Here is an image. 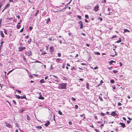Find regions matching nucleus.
Returning a JSON list of instances; mask_svg holds the SVG:
<instances>
[{
  "label": "nucleus",
  "mask_w": 132,
  "mask_h": 132,
  "mask_svg": "<svg viewBox=\"0 0 132 132\" xmlns=\"http://www.w3.org/2000/svg\"><path fill=\"white\" fill-rule=\"evenodd\" d=\"M119 64H120V66L121 67L122 65V63L121 62H120Z\"/></svg>",
  "instance_id": "nucleus-61"
},
{
  "label": "nucleus",
  "mask_w": 132,
  "mask_h": 132,
  "mask_svg": "<svg viewBox=\"0 0 132 132\" xmlns=\"http://www.w3.org/2000/svg\"><path fill=\"white\" fill-rule=\"evenodd\" d=\"M4 32L5 33V34H6V35H7V32H6V30L5 29H4Z\"/></svg>",
  "instance_id": "nucleus-35"
},
{
  "label": "nucleus",
  "mask_w": 132,
  "mask_h": 132,
  "mask_svg": "<svg viewBox=\"0 0 132 132\" xmlns=\"http://www.w3.org/2000/svg\"><path fill=\"white\" fill-rule=\"evenodd\" d=\"M6 102L9 104V105H10V106H11V104L10 103V102L8 101H7Z\"/></svg>",
  "instance_id": "nucleus-46"
},
{
  "label": "nucleus",
  "mask_w": 132,
  "mask_h": 132,
  "mask_svg": "<svg viewBox=\"0 0 132 132\" xmlns=\"http://www.w3.org/2000/svg\"><path fill=\"white\" fill-rule=\"evenodd\" d=\"M57 55L58 57H60L61 56V54L60 53H58Z\"/></svg>",
  "instance_id": "nucleus-39"
},
{
  "label": "nucleus",
  "mask_w": 132,
  "mask_h": 132,
  "mask_svg": "<svg viewBox=\"0 0 132 132\" xmlns=\"http://www.w3.org/2000/svg\"><path fill=\"white\" fill-rule=\"evenodd\" d=\"M36 128H39L41 129L42 128V127L41 126H37L36 127Z\"/></svg>",
  "instance_id": "nucleus-27"
},
{
  "label": "nucleus",
  "mask_w": 132,
  "mask_h": 132,
  "mask_svg": "<svg viewBox=\"0 0 132 132\" xmlns=\"http://www.w3.org/2000/svg\"><path fill=\"white\" fill-rule=\"evenodd\" d=\"M115 111H113L110 114V115L112 116H116L117 115V116L116 117L117 118H118V116H119L118 115H117V113H115Z\"/></svg>",
  "instance_id": "nucleus-2"
},
{
  "label": "nucleus",
  "mask_w": 132,
  "mask_h": 132,
  "mask_svg": "<svg viewBox=\"0 0 132 132\" xmlns=\"http://www.w3.org/2000/svg\"><path fill=\"white\" fill-rule=\"evenodd\" d=\"M113 71L114 72V73H117L118 72V71H117V70H113Z\"/></svg>",
  "instance_id": "nucleus-44"
},
{
  "label": "nucleus",
  "mask_w": 132,
  "mask_h": 132,
  "mask_svg": "<svg viewBox=\"0 0 132 132\" xmlns=\"http://www.w3.org/2000/svg\"><path fill=\"white\" fill-rule=\"evenodd\" d=\"M78 18L79 19H81V16H78Z\"/></svg>",
  "instance_id": "nucleus-56"
},
{
  "label": "nucleus",
  "mask_w": 132,
  "mask_h": 132,
  "mask_svg": "<svg viewBox=\"0 0 132 132\" xmlns=\"http://www.w3.org/2000/svg\"><path fill=\"white\" fill-rule=\"evenodd\" d=\"M78 106L77 105H76L75 106V108L76 109H77L78 108Z\"/></svg>",
  "instance_id": "nucleus-40"
},
{
  "label": "nucleus",
  "mask_w": 132,
  "mask_h": 132,
  "mask_svg": "<svg viewBox=\"0 0 132 132\" xmlns=\"http://www.w3.org/2000/svg\"><path fill=\"white\" fill-rule=\"evenodd\" d=\"M23 30V28L20 31V32H22Z\"/></svg>",
  "instance_id": "nucleus-54"
},
{
  "label": "nucleus",
  "mask_w": 132,
  "mask_h": 132,
  "mask_svg": "<svg viewBox=\"0 0 132 132\" xmlns=\"http://www.w3.org/2000/svg\"><path fill=\"white\" fill-rule=\"evenodd\" d=\"M46 54V53L45 52H42V54H43L44 55Z\"/></svg>",
  "instance_id": "nucleus-48"
},
{
  "label": "nucleus",
  "mask_w": 132,
  "mask_h": 132,
  "mask_svg": "<svg viewBox=\"0 0 132 132\" xmlns=\"http://www.w3.org/2000/svg\"><path fill=\"white\" fill-rule=\"evenodd\" d=\"M112 88H113V89H116V87H115L114 85L113 86H112Z\"/></svg>",
  "instance_id": "nucleus-57"
},
{
  "label": "nucleus",
  "mask_w": 132,
  "mask_h": 132,
  "mask_svg": "<svg viewBox=\"0 0 132 132\" xmlns=\"http://www.w3.org/2000/svg\"><path fill=\"white\" fill-rule=\"evenodd\" d=\"M81 34L82 35H83L84 36H85L86 35L85 34L83 33H82Z\"/></svg>",
  "instance_id": "nucleus-59"
},
{
  "label": "nucleus",
  "mask_w": 132,
  "mask_h": 132,
  "mask_svg": "<svg viewBox=\"0 0 132 132\" xmlns=\"http://www.w3.org/2000/svg\"><path fill=\"white\" fill-rule=\"evenodd\" d=\"M106 114L108 115H109L110 114V113L109 112H106Z\"/></svg>",
  "instance_id": "nucleus-60"
},
{
  "label": "nucleus",
  "mask_w": 132,
  "mask_h": 132,
  "mask_svg": "<svg viewBox=\"0 0 132 132\" xmlns=\"http://www.w3.org/2000/svg\"><path fill=\"white\" fill-rule=\"evenodd\" d=\"M58 113L61 115H63L62 112L60 110L59 111Z\"/></svg>",
  "instance_id": "nucleus-28"
},
{
  "label": "nucleus",
  "mask_w": 132,
  "mask_h": 132,
  "mask_svg": "<svg viewBox=\"0 0 132 132\" xmlns=\"http://www.w3.org/2000/svg\"><path fill=\"white\" fill-rule=\"evenodd\" d=\"M78 23L80 24V29H82L83 27V23L81 21H79L78 22Z\"/></svg>",
  "instance_id": "nucleus-5"
},
{
  "label": "nucleus",
  "mask_w": 132,
  "mask_h": 132,
  "mask_svg": "<svg viewBox=\"0 0 132 132\" xmlns=\"http://www.w3.org/2000/svg\"><path fill=\"white\" fill-rule=\"evenodd\" d=\"M50 21V18H48L47 20H46V23H48Z\"/></svg>",
  "instance_id": "nucleus-21"
},
{
  "label": "nucleus",
  "mask_w": 132,
  "mask_h": 132,
  "mask_svg": "<svg viewBox=\"0 0 132 132\" xmlns=\"http://www.w3.org/2000/svg\"><path fill=\"white\" fill-rule=\"evenodd\" d=\"M67 84L66 83L59 84L58 88L61 89H66Z\"/></svg>",
  "instance_id": "nucleus-1"
},
{
  "label": "nucleus",
  "mask_w": 132,
  "mask_h": 132,
  "mask_svg": "<svg viewBox=\"0 0 132 132\" xmlns=\"http://www.w3.org/2000/svg\"><path fill=\"white\" fill-rule=\"evenodd\" d=\"M38 98L39 99L42 100H43L44 99V97L42 96V95H41L39 96Z\"/></svg>",
  "instance_id": "nucleus-12"
},
{
  "label": "nucleus",
  "mask_w": 132,
  "mask_h": 132,
  "mask_svg": "<svg viewBox=\"0 0 132 132\" xmlns=\"http://www.w3.org/2000/svg\"><path fill=\"white\" fill-rule=\"evenodd\" d=\"M15 97L17 98L18 99H19L20 98H21V96L19 95H15Z\"/></svg>",
  "instance_id": "nucleus-16"
},
{
  "label": "nucleus",
  "mask_w": 132,
  "mask_h": 132,
  "mask_svg": "<svg viewBox=\"0 0 132 132\" xmlns=\"http://www.w3.org/2000/svg\"><path fill=\"white\" fill-rule=\"evenodd\" d=\"M6 126L9 128H12V125L9 123H5Z\"/></svg>",
  "instance_id": "nucleus-7"
},
{
  "label": "nucleus",
  "mask_w": 132,
  "mask_h": 132,
  "mask_svg": "<svg viewBox=\"0 0 132 132\" xmlns=\"http://www.w3.org/2000/svg\"><path fill=\"white\" fill-rule=\"evenodd\" d=\"M24 110L23 109H21L20 110L19 112H22Z\"/></svg>",
  "instance_id": "nucleus-53"
},
{
  "label": "nucleus",
  "mask_w": 132,
  "mask_h": 132,
  "mask_svg": "<svg viewBox=\"0 0 132 132\" xmlns=\"http://www.w3.org/2000/svg\"><path fill=\"white\" fill-rule=\"evenodd\" d=\"M122 105L121 103H118V106H120L121 105Z\"/></svg>",
  "instance_id": "nucleus-47"
},
{
  "label": "nucleus",
  "mask_w": 132,
  "mask_h": 132,
  "mask_svg": "<svg viewBox=\"0 0 132 132\" xmlns=\"http://www.w3.org/2000/svg\"><path fill=\"white\" fill-rule=\"evenodd\" d=\"M26 54L28 56H30L32 55V52L30 51L27 52L26 53Z\"/></svg>",
  "instance_id": "nucleus-3"
},
{
  "label": "nucleus",
  "mask_w": 132,
  "mask_h": 132,
  "mask_svg": "<svg viewBox=\"0 0 132 132\" xmlns=\"http://www.w3.org/2000/svg\"><path fill=\"white\" fill-rule=\"evenodd\" d=\"M89 126L91 127H92L93 128H94V126H93V125L92 124H90V125H89Z\"/></svg>",
  "instance_id": "nucleus-45"
},
{
  "label": "nucleus",
  "mask_w": 132,
  "mask_h": 132,
  "mask_svg": "<svg viewBox=\"0 0 132 132\" xmlns=\"http://www.w3.org/2000/svg\"><path fill=\"white\" fill-rule=\"evenodd\" d=\"M16 91L18 92L19 93H21V91L20 90H18L17 89L16 90Z\"/></svg>",
  "instance_id": "nucleus-34"
},
{
  "label": "nucleus",
  "mask_w": 132,
  "mask_h": 132,
  "mask_svg": "<svg viewBox=\"0 0 132 132\" xmlns=\"http://www.w3.org/2000/svg\"><path fill=\"white\" fill-rule=\"evenodd\" d=\"M0 35L3 38H4V35L3 33V32L2 31H0Z\"/></svg>",
  "instance_id": "nucleus-10"
},
{
  "label": "nucleus",
  "mask_w": 132,
  "mask_h": 132,
  "mask_svg": "<svg viewBox=\"0 0 132 132\" xmlns=\"http://www.w3.org/2000/svg\"><path fill=\"white\" fill-rule=\"evenodd\" d=\"M95 54H97V55H100V53L99 52H95Z\"/></svg>",
  "instance_id": "nucleus-37"
},
{
  "label": "nucleus",
  "mask_w": 132,
  "mask_h": 132,
  "mask_svg": "<svg viewBox=\"0 0 132 132\" xmlns=\"http://www.w3.org/2000/svg\"><path fill=\"white\" fill-rule=\"evenodd\" d=\"M71 67V70H76V69L75 67Z\"/></svg>",
  "instance_id": "nucleus-20"
},
{
  "label": "nucleus",
  "mask_w": 132,
  "mask_h": 132,
  "mask_svg": "<svg viewBox=\"0 0 132 132\" xmlns=\"http://www.w3.org/2000/svg\"><path fill=\"white\" fill-rule=\"evenodd\" d=\"M94 130L96 132H100V131L97 129H94Z\"/></svg>",
  "instance_id": "nucleus-49"
},
{
  "label": "nucleus",
  "mask_w": 132,
  "mask_h": 132,
  "mask_svg": "<svg viewBox=\"0 0 132 132\" xmlns=\"http://www.w3.org/2000/svg\"><path fill=\"white\" fill-rule=\"evenodd\" d=\"M10 6V5L8 3L5 6V7H4V9H6L7 8L9 7Z\"/></svg>",
  "instance_id": "nucleus-11"
},
{
  "label": "nucleus",
  "mask_w": 132,
  "mask_h": 132,
  "mask_svg": "<svg viewBox=\"0 0 132 132\" xmlns=\"http://www.w3.org/2000/svg\"><path fill=\"white\" fill-rule=\"evenodd\" d=\"M27 119L28 121H30V118L28 114L26 115Z\"/></svg>",
  "instance_id": "nucleus-15"
},
{
  "label": "nucleus",
  "mask_w": 132,
  "mask_h": 132,
  "mask_svg": "<svg viewBox=\"0 0 132 132\" xmlns=\"http://www.w3.org/2000/svg\"><path fill=\"white\" fill-rule=\"evenodd\" d=\"M114 52L115 53V54L114 55H111L110 56H111L113 57L115 55H117V52H116V51H114Z\"/></svg>",
  "instance_id": "nucleus-38"
},
{
  "label": "nucleus",
  "mask_w": 132,
  "mask_h": 132,
  "mask_svg": "<svg viewBox=\"0 0 132 132\" xmlns=\"http://www.w3.org/2000/svg\"><path fill=\"white\" fill-rule=\"evenodd\" d=\"M55 59H56V61L57 62L59 63L60 62L61 63L62 62V60L60 58H57Z\"/></svg>",
  "instance_id": "nucleus-6"
},
{
  "label": "nucleus",
  "mask_w": 132,
  "mask_h": 132,
  "mask_svg": "<svg viewBox=\"0 0 132 132\" xmlns=\"http://www.w3.org/2000/svg\"><path fill=\"white\" fill-rule=\"evenodd\" d=\"M69 123L70 125H72V122L71 121H69Z\"/></svg>",
  "instance_id": "nucleus-58"
},
{
  "label": "nucleus",
  "mask_w": 132,
  "mask_h": 132,
  "mask_svg": "<svg viewBox=\"0 0 132 132\" xmlns=\"http://www.w3.org/2000/svg\"><path fill=\"white\" fill-rule=\"evenodd\" d=\"M97 19L100 20L101 21H102V18H97Z\"/></svg>",
  "instance_id": "nucleus-36"
},
{
  "label": "nucleus",
  "mask_w": 132,
  "mask_h": 132,
  "mask_svg": "<svg viewBox=\"0 0 132 132\" xmlns=\"http://www.w3.org/2000/svg\"><path fill=\"white\" fill-rule=\"evenodd\" d=\"M21 99H23L24 98L26 99V98L25 96L24 95L23 96H21Z\"/></svg>",
  "instance_id": "nucleus-23"
},
{
  "label": "nucleus",
  "mask_w": 132,
  "mask_h": 132,
  "mask_svg": "<svg viewBox=\"0 0 132 132\" xmlns=\"http://www.w3.org/2000/svg\"><path fill=\"white\" fill-rule=\"evenodd\" d=\"M99 98L101 101L103 102V98L100 96L99 97Z\"/></svg>",
  "instance_id": "nucleus-26"
},
{
  "label": "nucleus",
  "mask_w": 132,
  "mask_h": 132,
  "mask_svg": "<svg viewBox=\"0 0 132 132\" xmlns=\"http://www.w3.org/2000/svg\"><path fill=\"white\" fill-rule=\"evenodd\" d=\"M99 7L98 5H97L94 8V10L95 11H97L98 10Z\"/></svg>",
  "instance_id": "nucleus-9"
},
{
  "label": "nucleus",
  "mask_w": 132,
  "mask_h": 132,
  "mask_svg": "<svg viewBox=\"0 0 132 132\" xmlns=\"http://www.w3.org/2000/svg\"><path fill=\"white\" fill-rule=\"evenodd\" d=\"M71 99H72V100L73 101H75L76 100V99H75V98L74 97H72Z\"/></svg>",
  "instance_id": "nucleus-41"
},
{
  "label": "nucleus",
  "mask_w": 132,
  "mask_h": 132,
  "mask_svg": "<svg viewBox=\"0 0 132 132\" xmlns=\"http://www.w3.org/2000/svg\"><path fill=\"white\" fill-rule=\"evenodd\" d=\"M2 3H1V2H0V10L1 9V7H2Z\"/></svg>",
  "instance_id": "nucleus-43"
},
{
  "label": "nucleus",
  "mask_w": 132,
  "mask_h": 132,
  "mask_svg": "<svg viewBox=\"0 0 132 132\" xmlns=\"http://www.w3.org/2000/svg\"><path fill=\"white\" fill-rule=\"evenodd\" d=\"M53 79L54 80H55V81H56L57 82L59 81V79L58 78V77H57V78H56L55 79Z\"/></svg>",
  "instance_id": "nucleus-22"
},
{
  "label": "nucleus",
  "mask_w": 132,
  "mask_h": 132,
  "mask_svg": "<svg viewBox=\"0 0 132 132\" xmlns=\"http://www.w3.org/2000/svg\"><path fill=\"white\" fill-rule=\"evenodd\" d=\"M123 33H125L126 32H129L130 31L127 29H124Z\"/></svg>",
  "instance_id": "nucleus-19"
},
{
  "label": "nucleus",
  "mask_w": 132,
  "mask_h": 132,
  "mask_svg": "<svg viewBox=\"0 0 132 132\" xmlns=\"http://www.w3.org/2000/svg\"><path fill=\"white\" fill-rule=\"evenodd\" d=\"M86 88L87 89H88L89 87V84L88 83H86Z\"/></svg>",
  "instance_id": "nucleus-30"
},
{
  "label": "nucleus",
  "mask_w": 132,
  "mask_h": 132,
  "mask_svg": "<svg viewBox=\"0 0 132 132\" xmlns=\"http://www.w3.org/2000/svg\"><path fill=\"white\" fill-rule=\"evenodd\" d=\"M29 30H31L32 29V27H29Z\"/></svg>",
  "instance_id": "nucleus-52"
},
{
  "label": "nucleus",
  "mask_w": 132,
  "mask_h": 132,
  "mask_svg": "<svg viewBox=\"0 0 132 132\" xmlns=\"http://www.w3.org/2000/svg\"><path fill=\"white\" fill-rule=\"evenodd\" d=\"M18 49H19V51H22L23 50V47H18Z\"/></svg>",
  "instance_id": "nucleus-14"
},
{
  "label": "nucleus",
  "mask_w": 132,
  "mask_h": 132,
  "mask_svg": "<svg viewBox=\"0 0 132 132\" xmlns=\"http://www.w3.org/2000/svg\"><path fill=\"white\" fill-rule=\"evenodd\" d=\"M54 50V47L53 46H51L50 47L49 51L51 53H53Z\"/></svg>",
  "instance_id": "nucleus-4"
},
{
  "label": "nucleus",
  "mask_w": 132,
  "mask_h": 132,
  "mask_svg": "<svg viewBox=\"0 0 132 132\" xmlns=\"http://www.w3.org/2000/svg\"><path fill=\"white\" fill-rule=\"evenodd\" d=\"M39 82H40L41 83H42L45 82L44 81V79H43L40 80L39 81Z\"/></svg>",
  "instance_id": "nucleus-17"
},
{
  "label": "nucleus",
  "mask_w": 132,
  "mask_h": 132,
  "mask_svg": "<svg viewBox=\"0 0 132 132\" xmlns=\"http://www.w3.org/2000/svg\"><path fill=\"white\" fill-rule=\"evenodd\" d=\"M2 18L0 20V26H1V24L2 21Z\"/></svg>",
  "instance_id": "nucleus-51"
},
{
  "label": "nucleus",
  "mask_w": 132,
  "mask_h": 132,
  "mask_svg": "<svg viewBox=\"0 0 132 132\" xmlns=\"http://www.w3.org/2000/svg\"><path fill=\"white\" fill-rule=\"evenodd\" d=\"M121 42V39L120 38H119V40L116 42L117 43H119Z\"/></svg>",
  "instance_id": "nucleus-24"
},
{
  "label": "nucleus",
  "mask_w": 132,
  "mask_h": 132,
  "mask_svg": "<svg viewBox=\"0 0 132 132\" xmlns=\"http://www.w3.org/2000/svg\"><path fill=\"white\" fill-rule=\"evenodd\" d=\"M13 103L15 104V105H16V102L14 100H13L12 101Z\"/></svg>",
  "instance_id": "nucleus-33"
},
{
  "label": "nucleus",
  "mask_w": 132,
  "mask_h": 132,
  "mask_svg": "<svg viewBox=\"0 0 132 132\" xmlns=\"http://www.w3.org/2000/svg\"><path fill=\"white\" fill-rule=\"evenodd\" d=\"M110 82L111 83H114V80L113 79H111L110 80Z\"/></svg>",
  "instance_id": "nucleus-25"
},
{
  "label": "nucleus",
  "mask_w": 132,
  "mask_h": 132,
  "mask_svg": "<svg viewBox=\"0 0 132 132\" xmlns=\"http://www.w3.org/2000/svg\"><path fill=\"white\" fill-rule=\"evenodd\" d=\"M130 122V121L129 120L127 121V123L128 124H129Z\"/></svg>",
  "instance_id": "nucleus-50"
},
{
  "label": "nucleus",
  "mask_w": 132,
  "mask_h": 132,
  "mask_svg": "<svg viewBox=\"0 0 132 132\" xmlns=\"http://www.w3.org/2000/svg\"><path fill=\"white\" fill-rule=\"evenodd\" d=\"M123 119V120H124L125 121H126V118H125V117H123V118H122Z\"/></svg>",
  "instance_id": "nucleus-64"
},
{
  "label": "nucleus",
  "mask_w": 132,
  "mask_h": 132,
  "mask_svg": "<svg viewBox=\"0 0 132 132\" xmlns=\"http://www.w3.org/2000/svg\"><path fill=\"white\" fill-rule=\"evenodd\" d=\"M101 115L102 116H104V115H105V114L104 113H103L102 112L101 113Z\"/></svg>",
  "instance_id": "nucleus-42"
},
{
  "label": "nucleus",
  "mask_w": 132,
  "mask_h": 132,
  "mask_svg": "<svg viewBox=\"0 0 132 132\" xmlns=\"http://www.w3.org/2000/svg\"><path fill=\"white\" fill-rule=\"evenodd\" d=\"M119 124L121 125V126L123 128H124L126 127L125 124L124 123L120 122L119 123Z\"/></svg>",
  "instance_id": "nucleus-8"
},
{
  "label": "nucleus",
  "mask_w": 132,
  "mask_h": 132,
  "mask_svg": "<svg viewBox=\"0 0 132 132\" xmlns=\"http://www.w3.org/2000/svg\"><path fill=\"white\" fill-rule=\"evenodd\" d=\"M31 39H30L29 40H28L27 41V43L29 44H30V43H31Z\"/></svg>",
  "instance_id": "nucleus-29"
},
{
  "label": "nucleus",
  "mask_w": 132,
  "mask_h": 132,
  "mask_svg": "<svg viewBox=\"0 0 132 132\" xmlns=\"http://www.w3.org/2000/svg\"><path fill=\"white\" fill-rule=\"evenodd\" d=\"M109 62L110 64H111L113 63L116 62L115 61L112 60H111V61H109Z\"/></svg>",
  "instance_id": "nucleus-18"
},
{
  "label": "nucleus",
  "mask_w": 132,
  "mask_h": 132,
  "mask_svg": "<svg viewBox=\"0 0 132 132\" xmlns=\"http://www.w3.org/2000/svg\"><path fill=\"white\" fill-rule=\"evenodd\" d=\"M21 27L20 25H17L16 26V28L17 29H19Z\"/></svg>",
  "instance_id": "nucleus-32"
},
{
  "label": "nucleus",
  "mask_w": 132,
  "mask_h": 132,
  "mask_svg": "<svg viewBox=\"0 0 132 132\" xmlns=\"http://www.w3.org/2000/svg\"><path fill=\"white\" fill-rule=\"evenodd\" d=\"M49 40H54V39H52V37H51L50 38H49Z\"/></svg>",
  "instance_id": "nucleus-55"
},
{
  "label": "nucleus",
  "mask_w": 132,
  "mask_h": 132,
  "mask_svg": "<svg viewBox=\"0 0 132 132\" xmlns=\"http://www.w3.org/2000/svg\"><path fill=\"white\" fill-rule=\"evenodd\" d=\"M50 122L49 121H48L47 122H46V123L45 124V125L46 126H48V125H50Z\"/></svg>",
  "instance_id": "nucleus-13"
},
{
  "label": "nucleus",
  "mask_w": 132,
  "mask_h": 132,
  "mask_svg": "<svg viewBox=\"0 0 132 132\" xmlns=\"http://www.w3.org/2000/svg\"><path fill=\"white\" fill-rule=\"evenodd\" d=\"M85 18H87V19H89V17L88 15L87 14H86L85 15Z\"/></svg>",
  "instance_id": "nucleus-31"
},
{
  "label": "nucleus",
  "mask_w": 132,
  "mask_h": 132,
  "mask_svg": "<svg viewBox=\"0 0 132 132\" xmlns=\"http://www.w3.org/2000/svg\"><path fill=\"white\" fill-rule=\"evenodd\" d=\"M17 17L19 19L20 18V16L19 15H18L17 16Z\"/></svg>",
  "instance_id": "nucleus-62"
},
{
  "label": "nucleus",
  "mask_w": 132,
  "mask_h": 132,
  "mask_svg": "<svg viewBox=\"0 0 132 132\" xmlns=\"http://www.w3.org/2000/svg\"><path fill=\"white\" fill-rule=\"evenodd\" d=\"M112 68V66L111 67H109L108 68V69H111Z\"/></svg>",
  "instance_id": "nucleus-63"
}]
</instances>
